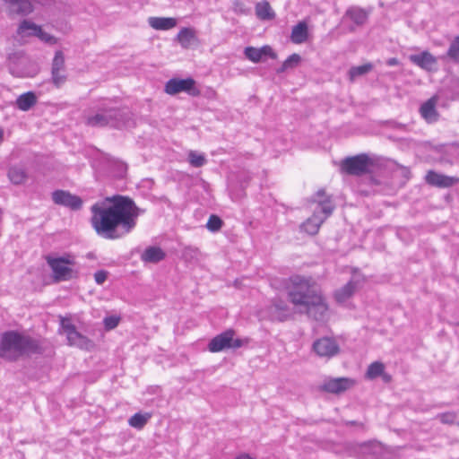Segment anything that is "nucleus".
Here are the masks:
<instances>
[{
  "label": "nucleus",
  "instance_id": "nucleus-1",
  "mask_svg": "<svg viewBox=\"0 0 459 459\" xmlns=\"http://www.w3.org/2000/svg\"><path fill=\"white\" fill-rule=\"evenodd\" d=\"M91 223L96 233L107 239H117L129 234L143 213L133 199L116 195L91 207Z\"/></svg>",
  "mask_w": 459,
  "mask_h": 459
},
{
  "label": "nucleus",
  "instance_id": "nucleus-2",
  "mask_svg": "<svg viewBox=\"0 0 459 459\" xmlns=\"http://www.w3.org/2000/svg\"><path fill=\"white\" fill-rule=\"evenodd\" d=\"M288 297L299 313H304L317 322H325L328 319L329 307L325 298L311 278L300 275L290 277Z\"/></svg>",
  "mask_w": 459,
  "mask_h": 459
},
{
  "label": "nucleus",
  "instance_id": "nucleus-3",
  "mask_svg": "<svg viewBox=\"0 0 459 459\" xmlns=\"http://www.w3.org/2000/svg\"><path fill=\"white\" fill-rule=\"evenodd\" d=\"M40 352L39 342L29 335L17 331L4 332L0 338V358L7 361H16L24 355Z\"/></svg>",
  "mask_w": 459,
  "mask_h": 459
},
{
  "label": "nucleus",
  "instance_id": "nucleus-4",
  "mask_svg": "<svg viewBox=\"0 0 459 459\" xmlns=\"http://www.w3.org/2000/svg\"><path fill=\"white\" fill-rule=\"evenodd\" d=\"M86 125L91 127L112 126L131 127L134 125L132 112L128 108H103L86 117Z\"/></svg>",
  "mask_w": 459,
  "mask_h": 459
},
{
  "label": "nucleus",
  "instance_id": "nucleus-5",
  "mask_svg": "<svg viewBox=\"0 0 459 459\" xmlns=\"http://www.w3.org/2000/svg\"><path fill=\"white\" fill-rule=\"evenodd\" d=\"M313 202L318 204L317 207L314 210L313 215L301 224V229L310 235H315L318 232L322 223L332 214L334 209L330 198L325 195L324 189L316 192L313 197Z\"/></svg>",
  "mask_w": 459,
  "mask_h": 459
},
{
  "label": "nucleus",
  "instance_id": "nucleus-6",
  "mask_svg": "<svg viewBox=\"0 0 459 459\" xmlns=\"http://www.w3.org/2000/svg\"><path fill=\"white\" fill-rule=\"evenodd\" d=\"M234 335L235 332L232 329L216 335L208 344L209 351L211 352H220L228 349L236 350L247 343V339L234 338Z\"/></svg>",
  "mask_w": 459,
  "mask_h": 459
},
{
  "label": "nucleus",
  "instance_id": "nucleus-7",
  "mask_svg": "<svg viewBox=\"0 0 459 459\" xmlns=\"http://www.w3.org/2000/svg\"><path fill=\"white\" fill-rule=\"evenodd\" d=\"M60 326L62 333L65 334L68 344L75 346L82 350H91L93 347V342L86 336L82 335L76 330L70 319L62 317L60 320Z\"/></svg>",
  "mask_w": 459,
  "mask_h": 459
},
{
  "label": "nucleus",
  "instance_id": "nucleus-8",
  "mask_svg": "<svg viewBox=\"0 0 459 459\" xmlns=\"http://www.w3.org/2000/svg\"><path fill=\"white\" fill-rule=\"evenodd\" d=\"M372 161L369 157L365 154H358L348 157L342 160V169L349 175L361 176L369 171Z\"/></svg>",
  "mask_w": 459,
  "mask_h": 459
},
{
  "label": "nucleus",
  "instance_id": "nucleus-9",
  "mask_svg": "<svg viewBox=\"0 0 459 459\" xmlns=\"http://www.w3.org/2000/svg\"><path fill=\"white\" fill-rule=\"evenodd\" d=\"M164 91L169 95L186 92L195 97L200 94V91L195 87V81L191 77L186 79L172 78L166 82Z\"/></svg>",
  "mask_w": 459,
  "mask_h": 459
},
{
  "label": "nucleus",
  "instance_id": "nucleus-10",
  "mask_svg": "<svg viewBox=\"0 0 459 459\" xmlns=\"http://www.w3.org/2000/svg\"><path fill=\"white\" fill-rule=\"evenodd\" d=\"M48 264L53 271L56 281H68L73 278V269L68 266L72 262L65 257L47 258Z\"/></svg>",
  "mask_w": 459,
  "mask_h": 459
},
{
  "label": "nucleus",
  "instance_id": "nucleus-11",
  "mask_svg": "<svg viewBox=\"0 0 459 459\" xmlns=\"http://www.w3.org/2000/svg\"><path fill=\"white\" fill-rule=\"evenodd\" d=\"M52 201L55 204L66 207L72 211H79L82 207V200L80 196L71 194L65 190H55L52 195Z\"/></svg>",
  "mask_w": 459,
  "mask_h": 459
},
{
  "label": "nucleus",
  "instance_id": "nucleus-12",
  "mask_svg": "<svg viewBox=\"0 0 459 459\" xmlns=\"http://www.w3.org/2000/svg\"><path fill=\"white\" fill-rule=\"evenodd\" d=\"M313 351L319 357L331 358L339 353L340 347L335 339L322 337L314 342Z\"/></svg>",
  "mask_w": 459,
  "mask_h": 459
},
{
  "label": "nucleus",
  "instance_id": "nucleus-13",
  "mask_svg": "<svg viewBox=\"0 0 459 459\" xmlns=\"http://www.w3.org/2000/svg\"><path fill=\"white\" fill-rule=\"evenodd\" d=\"M269 314L272 320L285 321L291 317L292 310L286 301L275 299L269 307Z\"/></svg>",
  "mask_w": 459,
  "mask_h": 459
},
{
  "label": "nucleus",
  "instance_id": "nucleus-14",
  "mask_svg": "<svg viewBox=\"0 0 459 459\" xmlns=\"http://www.w3.org/2000/svg\"><path fill=\"white\" fill-rule=\"evenodd\" d=\"M426 182L437 187H449L459 182V178L437 173L433 170L428 171L425 177Z\"/></svg>",
  "mask_w": 459,
  "mask_h": 459
},
{
  "label": "nucleus",
  "instance_id": "nucleus-15",
  "mask_svg": "<svg viewBox=\"0 0 459 459\" xmlns=\"http://www.w3.org/2000/svg\"><path fill=\"white\" fill-rule=\"evenodd\" d=\"M409 59L412 64L428 72L432 71L437 63V57L429 51L411 55Z\"/></svg>",
  "mask_w": 459,
  "mask_h": 459
},
{
  "label": "nucleus",
  "instance_id": "nucleus-16",
  "mask_svg": "<svg viewBox=\"0 0 459 459\" xmlns=\"http://www.w3.org/2000/svg\"><path fill=\"white\" fill-rule=\"evenodd\" d=\"M437 100V97L433 96L422 103L420 108V116L429 124L435 123L438 120L439 114L436 108Z\"/></svg>",
  "mask_w": 459,
  "mask_h": 459
},
{
  "label": "nucleus",
  "instance_id": "nucleus-17",
  "mask_svg": "<svg viewBox=\"0 0 459 459\" xmlns=\"http://www.w3.org/2000/svg\"><path fill=\"white\" fill-rule=\"evenodd\" d=\"M352 384L353 381L347 377L333 378L325 382L323 389L328 393L339 394L350 388Z\"/></svg>",
  "mask_w": 459,
  "mask_h": 459
},
{
  "label": "nucleus",
  "instance_id": "nucleus-18",
  "mask_svg": "<svg viewBox=\"0 0 459 459\" xmlns=\"http://www.w3.org/2000/svg\"><path fill=\"white\" fill-rule=\"evenodd\" d=\"M244 54L247 59L254 63L260 62L264 56H270L273 58L276 57V55L269 46H264L261 48L247 47L244 50Z\"/></svg>",
  "mask_w": 459,
  "mask_h": 459
},
{
  "label": "nucleus",
  "instance_id": "nucleus-19",
  "mask_svg": "<svg viewBox=\"0 0 459 459\" xmlns=\"http://www.w3.org/2000/svg\"><path fill=\"white\" fill-rule=\"evenodd\" d=\"M148 24L157 30H168L176 27L178 21L172 17H150Z\"/></svg>",
  "mask_w": 459,
  "mask_h": 459
},
{
  "label": "nucleus",
  "instance_id": "nucleus-20",
  "mask_svg": "<svg viewBox=\"0 0 459 459\" xmlns=\"http://www.w3.org/2000/svg\"><path fill=\"white\" fill-rule=\"evenodd\" d=\"M165 252L159 247H148L141 255L144 263L157 264L165 258Z\"/></svg>",
  "mask_w": 459,
  "mask_h": 459
},
{
  "label": "nucleus",
  "instance_id": "nucleus-21",
  "mask_svg": "<svg viewBox=\"0 0 459 459\" xmlns=\"http://www.w3.org/2000/svg\"><path fill=\"white\" fill-rule=\"evenodd\" d=\"M10 4L11 12L20 15H28L33 11V5L30 0H4Z\"/></svg>",
  "mask_w": 459,
  "mask_h": 459
},
{
  "label": "nucleus",
  "instance_id": "nucleus-22",
  "mask_svg": "<svg viewBox=\"0 0 459 459\" xmlns=\"http://www.w3.org/2000/svg\"><path fill=\"white\" fill-rule=\"evenodd\" d=\"M37 103V96L32 91L25 92L16 99V106L22 111L30 110Z\"/></svg>",
  "mask_w": 459,
  "mask_h": 459
},
{
  "label": "nucleus",
  "instance_id": "nucleus-23",
  "mask_svg": "<svg viewBox=\"0 0 459 459\" xmlns=\"http://www.w3.org/2000/svg\"><path fill=\"white\" fill-rule=\"evenodd\" d=\"M290 39L296 44H300L307 40V25L305 22H300L292 28Z\"/></svg>",
  "mask_w": 459,
  "mask_h": 459
},
{
  "label": "nucleus",
  "instance_id": "nucleus-24",
  "mask_svg": "<svg viewBox=\"0 0 459 459\" xmlns=\"http://www.w3.org/2000/svg\"><path fill=\"white\" fill-rule=\"evenodd\" d=\"M38 32H41V27L29 20H23L17 29L18 35L22 37L36 36Z\"/></svg>",
  "mask_w": 459,
  "mask_h": 459
},
{
  "label": "nucleus",
  "instance_id": "nucleus-25",
  "mask_svg": "<svg viewBox=\"0 0 459 459\" xmlns=\"http://www.w3.org/2000/svg\"><path fill=\"white\" fill-rule=\"evenodd\" d=\"M177 39L184 48H188L196 40L195 31L191 28H183L178 33Z\"/></svg>",
  "mask_w": 459,
  "mask_h": 459
},
{
  "label": "nucleus",
  "instance_id": "nucleus-26",
  "mask_svg": "<svg viewBox=\"0 0 459 459\" xmlns=\"http://www.w3.org/2000/svg\"><path fill=\"white\" fill-rule=\"evenodd\" d=\"M346 16L357 25H363L368 20V13L360 7L353 6L347 10Z\"/></svg>",
  "mask_w": 459,
  "mask_h": 459
},
{
  "label": "nucleus",
  "instance_id": "nucleus-27",
  "mask_svg": "<svg viewBox=\"0 0 459 459\" xmlns=\"http://www.w3.org/2000/svg\"><path fill=\"white\" fill-rule=\"evenodd\" d=\"M255 15L260 20H272L275 17V13L273 11L270 4L267 1H262L255 4Z\"/></svg>",
  "mask_w": 459,
  "mask_h": 459
},
{
  "label": "nucleus",
  "instance_id": "nucleus-28",
  "mask_svg": "<svg viewBox=\"0 0 459 459\" xmlns=\"http://www.w3.org/2000/svg\"><path fill=\"white\" fill-rule=\"evenodd\" d=\"M152 418L151 413H140L137 412L130 417L128 420V424L137 429H142L148 422V420Z\"/></svg>",
  "mask_w": 459,
  "mask_h": 459
},
{
  "label": "nucleus",
  "instance_id": "nucleus-29",
  "mask_svg": "<svg viewBox=\"0 0 459 459\" xmlns=\"http://www.w3.org/2000/svg\"><path fill=\"white\" fill-rule=\"evenodd\" d=\"M355 283L350 281L342 288L337 290L334 293L336 301L344 302L348 299L354 292Z\"/></svg>",
  "mask_w": 459,
  "mask_h": 459
},
{
  "label": "nucleus",
  "instance_id": "nucleus-30",
  "mask_svg": "<svg viewBox=\"0 0 459 459\" xmlns=\"http://www.w3.org/2000/svg\"><path fill=\"white\" fill-rule=\"evenodd\" d=\"M446 58H449L454 63H459V36L452 40L446 54L440 56V59Z\"/></svg>",
  "mask_w": 459,
  "mask_h": 459
},
{
  "label": "nucleus",
  "instance_id": "nucleus-31",
  "mask_svg": "<svg viewBox=\"0 0 459 459\" xmlns=\"http://www.w3.org/2000/svg\"><path fill=\"white\" fill-rule=\"evenodd\" d=\"M8 178L12 183L20 185L25 181L27 176L23 169L12 167L8 170Z\"/></svg>",
  "mask_w": 459,
  "mask_h": 459
},
{
  "label": "nucleus",
  "instance_id": "nucleus-32",
  "mask_svg": "<svg viewBox=\"0 0 459 459\" xmlns=\"http://www.w3.org/2000/svg\"><path fill=\"white\" fill-rule=\"evenodd\" d=\"M372 68L373 65L370 63L351 67L349 71L350 80L354 81L357 77L364 75L370 72Z\"/></svg>",
  "mask_w": 459,
  "mask_h": 459
},
{
  "label": "nucleus",
  "instance_id": "nucleus-33",
  "mask_svg": "<svg viewBox=\"0 0 459 459\" xmlns=\"http://www.w3.org/2000/svg\"><path fill=\"white\" fill-rule=\"evenodd\" d=\"M384 369L385 366L382 362L375 361L368 366L366 376L369 379H374L383 375Z\"/></svg>",
  "mask_w": 459,
  "mask_h": 459
},
{
  "label": "nucleus",
  "instance_id": "nucleus-34",
  "mask_svg": "<svg viewBox=\"0 0 459 459\" xmlns=\"http://www.w3.org/2000/svg\"><path fill=\"white\" fill-rule=\"evenodd\" d=\"M188 161L194 168H201L206 163V158L204 154L198 153L195 151H190Z\"/></svg>",
  "mask_w": 459,
  "mask_h": 459
},
{
  "label": "nucleus",
  "instance_id": "nucleus-35",
  "mask_svg": "<svg viewBox=\"0 0 459 459\" xmlns=\"http://www.w3.org/2000/svg\"><path fill=\"white\" fill-rule=\"evenodd\" d=\"M300 62V56L298 54L290 55L282 64V65L278 68V73H283L288 69L294 68Z\"/></svg>",
  "mask_w": 459,
  "mask_h": 459
},
{
  "label": "nucleus",
  "instance_id": "nucleus-36",
  "mask_svg": "<svg viewBox=\"0 0 459 459\" xmlns=\"http://www.w3.org/2000/svg\"><path fill=\"white\" fill-rule=\"evenodd\" d=\"M51 71L65 72V56L62 51H56L52 61Z\"/></svg>",
  "mask_w": 459,
  "mask_h": 459
},
{
  "label": "nucleus",
  "instance_id": "nucleus-37",
  "mask_svg": "<svg viewBox=\"0 0 459 459\" xmlns=\"http://www.w3.org/2000/svg\"><path fill=\"white\" fill-rule=\"evenodd\" d=\"M222 225V220L219 216L212 214L208 219L206 228L211 232H217L221 229Z\"/></svg>",
  "mask_w": 459,
  "mask_h": 459
},
{
  "label": "nucleus",
  "instance_id": "nucleus-38",
  "mask_svg": "<svg viewBox=\"0 0 459 459\" xmlns=\"http://www.w3.org/2000/svg\"><path fill=\"white\" fill-rule=\"evenodd\" d=\"M52 82L57 88L61 87L66 81V74L61 71H51Z\"/></svg>",
  "mask_w": 459,
  "mask_h": 459
},
{
  "label": "nucleus",
  "instance_id": "nucleus-39",
  "mask_svg": "<svg viewBox=\"0 0 459 459\" xmlns=\"http://www.w3.org/2000/svg\"><path fill=\"white\" fill-rule=\"evenodd\" d=\"M119 321H120V317H118V316H107L103 320L104 327L108 331L112 330L118 325Z\"/></svg>",
  "mask_w": 459,
  "mask_h": 459
},
{
  "label": "nucleus",
  "instance_id": "nucleus-40",
  "mask_svg": "<svg viewBox=\"0 0 459 459\" xmlns=\"http://www.w3.org/2000/svg\"><path fill=\"white\" fill-rule=\"evenodd\" d=\"M437 418L444 424H453L456 416L454 412H445L438 414Z\"/></svg>",
  "mask_w": 459,
  "mask_h": 459
},
{
  "label": "nucleus",
  "instance_id": "nucleus-41",
  "mask_svg": "<svg viewBox=\"0 0 459 459\" xmlns=\"http://www.w3.org/2000/svg\"><path fill=\"white\" fill-rule=\"evenodd\" d=\"M108 277V272L104 270L97 271L94 273V280L97 284L101 285L105 282Z\"/></svg>",
  "mask_w": 459,
  "mask_h": 459
},
{
  "label": "nucleus",
  "instance_id": "nucleus-42",
  "mask_svg": "<svg viewBox=\"0 0 459 459\" xmlns=\"http://www.w3.org/2000/svg\"><path fill=\"white\" fill-rule=\"evenodd\" d=\"M36 37L39 38L42 41L47 42V43L52 44V43L56 42L55 38L53 36L43 31L42 30H41V32L37 33Z\"/></svg>",
  "mask_w": 459,
  "mask_h": 459
},
{
  "label": "nucleus",
  "instance_id": "nucleus-43",
  "mask_svg": "<svg viewBox=\"0 0 459 459\" xmlns=\"http://www.w3.org/2000/svg\"><path fill=\"white\" fill-rule=\"evenodd\" d=\"M198 254V249L195 248V247H187L184 249V253L183 255L187 257V256H190V257H194L195 255H197Z\"/></svg>",
  "mask_w": 459,
  "mask_h": 459
},
{
  "label": "nucleus",
  "instance_id": "nucleus-44",
  "mask_svg": "<svg viewBox=\"0 0 459 459\" xmlns=\"http://www.w3.org/2000/svg\"><path fill=\"white\" fill-rule=\"evenodd\" d=\"M399 63L400 62H399V60L396 57H391V58L387 59V61H386V64L389 66L397 65H399Z\"/></svg>",
  "mask_w": 459,
  "mask_h": 459
},
{
  "label": "nucleus",
  "instance_id": "nucleus-45",
  "mask_svg": "<svg viewBox=\"0 0 459 459\" xmlns=\"http://www.w3.org/2000/svg\"><path fill=\"white\" fill-rule=\"evenodd\" d=\"M119 167H120V169H121L122 172L126 171V168L125 164H120Z\"/></svg>",
  "mask_w": 459,
  "mask_h": 459
},
{
  "label": "nucleus",
  "instance_id": "nucleus-46",
  "mask_svg": "<svg viewBox=\"0 0 459 459\" xmlns=\"http://www.w3.org/2000/svg\"><path fill=\"white\" fill-rule=\"evenodd\" d=\"M370 181L375 184V185H377V181L376 179H374L373 178H370Z\"/></svg>",
  "mask_w": 459,
  "mask_h": 459
},
{
  "label": "nucleus",
  "instance_id": "nucleus-47",
  "mask_svg": "<svg viewBox=\"0 0 459 459\" xmlns=\"http://www.w3.org/2000/svg\"><path fill=\"white\" fill-rule=\"evenodd\" d=\"M457 424L459 425V422Z\"/></svg>",
  "mask_w": 459,
  "mask_h": 459
}]
</instances>
